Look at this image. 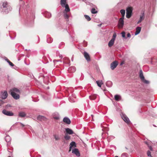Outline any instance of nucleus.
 I'll list each match as a JSON object with an SVG mask.
<instances>
[{
    "mask_svg": "<svg viewBox=\"0 0 157 157\" xmlns=\"http://www.w3.org/2000/svg\"><path fill=\"white\" fill-rule=\"evenodd\" d=\"M1 100L0 99V101H1Z\"/></svg>",
    "mask_w": 157,
    "mask_h": 157,
    "instance_id": "nucleus-56",
    "label": "nucleus"
},
{
    "mask_svg": "<svg viewBox=\"0 0 157 157\" xmlns=\"http://www.w3.org/2000/svg\"><path fill=\"white\" fill-rule=\"evenodd\" d=\"M2 113L8 116H13V113L12 112L7 111L5 109L3 110Z\"/></svg>",
    "mask_w": 157,
    "mask_h": 157,
    "instance_id": "nucleus-8",
    "label": "nucleus"
},
{
    "mask_svg": "<svg viewBox=\"0 0 157 157\" xmlns=\"http://www.w3.org/2000/svg\"><path fill=\"white\" fill-rule=\"evenodd\" d=\"M73 147H76V143L74 141H72L70 143L69 147L70 149L69 151V152H70L71 151V150Z\"/></svg>",
    "mask_w": 157,
    "mask_h": 157,
    "instance_id": "nucleus-14",
    "label": "nucleus"
},
{
    "mask_svg": "<svg viewBox=\"0 0 157 157\" xmlns=\"http://www.w3.org/2000/svg\"><path fill=\"white\" fill-rule=\"evenodd\" d=\"M84 16L86 18V19L88 21H90L91 20V18L88 15H85Z\"/></svg>",
    "mask_w": 157,
    "mask_h": 157,
    "instance_id": "nucleus-34",
    "label": "nucleus"
},
{
    "mask_svg": "<svg viewBox=\"0 0 157 157\" xmlns=\"http://www.w3.org/2000/svg\"><path fill=\"white\" fill-rule=\"evenodd\" d=\"M60 4L62 7L64 6L65 5L68 4L67 3V0H61Z\"/></svg>",
    "mask_w": 157,
    "mask_h": 157,
    "instance_id": "nucleus-19",
    "label": "nucleus"
},
{
    "mask_svg": "<svg viewBox=\"0 0 157 157\" xmlns=\"http://www.w3.org/2000/svg\"><path fill=\"white\" fill-rule=\"evenodd\" d=\"M76 71V68L74 66H72L70 67L68 69V71L70 73H73Z\"/></svg>",
    "mask_w": 157,
    "mask_h": 157,
    "instance_id": "nucleus-16",
    "label": "nucleus"
},
{
    "mask_svg": "<svg viewBox=\"0 0 157 157\" xmlns=\"http://www.w3.org/2000/svg\"><path fill=\"white\" fill-rule=\"evenodd\" d=\"M142 21H140V20H139V21L137 22V24H138L140 23Z\"/></svg>",
    "mask_w": 157,
    "mask_h": 157,
    "instance_id": "nucleus-47",
    "label": "nucleus"
},
{
    "mask_svg": "<svg viewBox=\"0 0 157 157\" xmlns=\"http://www.w3.org/2000/svg\"><path fill=\"white\" fill-rule=\"evenodd\" d=\"M59 61V60H53V62L55 63L56 62Z\"/></svg>",
    "mask_w": 157,
    "mask_h": 157,
    "instance_id": "nucleus-45",
    "label": "nucleus"
},
{
    "mask_svg": "<svg viewBox=\"0 0 157 157\" xmlns=\"http://www.w3.org/2000/svg\"><path fill=\"white\" fill-rule=\"evenodd\" d=\"M76 98V96L75 94H72L70 96L69 98V100L71 102H74L75 101V99Z\"/></svg>",
    "mask_w": 157,
    "mask_h": 157,
    "instance_id": "nucleus-12",
    "label": "nucleus"
},
{
    "mask_svg": "<svg viewBox=\"0 0 157 157\" xmlns=\"http://www.w3.org/2000/svg\"><path fill=\"white\" fill-rule=\"evenodd\" d=\"M91 12L92 13L95 14L97 13V11L95 8H92L91 10Z\"/></svg>",
    "mask_w": 157,
    "mask_h": 157,
    "instance_id": "nucleus-33",
    "label": "nucleus"
},
{
    "mask_svg": "<svg viewBox=\"0 0 157 157\" xmlns=\"http://www.w3.org/2000/svg\"><path fill=\"white\" fill-rule=\"evenodd\" d=\"M64 138L66 140H68L70 139V136L67 135H66L64 136Z\"/></svg>",
    "mask_w": 157,
    "mask_h": 157,
    "instance_id": "nucleus-37",
    "label": "nucleus"
},
{
    "mask_svg": "<svg viewBox=\"0 0 157 157\" xmlns=\"http://www.w3.org/2000/svg\"><path fill=\"white\" fill-rule=\"evenodd\" d=\"M72 153L75 154L77 156L79 157L80 156V153L77 148H75L72 151Z\"/></svg>",
    "mask_w": 157,
    "mask_h": 157,
    "instance_id": "nucleus-13",
    "label": "nucleus"
},
{
    "mask_svg": "<svg viewBox=\"0 0 157 157\" xmlns=\"http://www.w3.org/2000/svg\"><path fill=\"white\" fill-rule=\"evenodd\" d=\"M8 157H10V156H8Z\"/></svg>",
    "mask_w": 157,
    "mask_h": 157,
    "instance_id": "nucleus-55",
    "label": "nucleus"
},
{
    "mask_svg": "<svg viewBox=\"0 0 157 157\" xmlns=\"http://www.w3.org/2000/svg\"><path fill=\"white\" fill-rule=\"evenodd\" d=\"M118 64V62L115 61L112 62L110 65V67L112 70H113L117 67Z\"/></svg>",
    "mask_w": 157,
    "mask_h": 157,
    "instance_id": "nucleus-10",
    "label": "nucleus"
},
{
    "mask_svg": "<svg viewBox=\"0 0 157 157\" xmlns=\"http://www.w3.org/2000/svg\"><path fill=\"white\" fill-rule=\"evenodd\" d=\"M11 94L12 96L15 99H18L19 98V95L16 93H19V90L17 89L14 88L10 90Z\"/></svg>",
    "mask_w": 157,
    "mask_h": 157,
    "instance_id": "nucleus-2",
    "label": "nucleus"
},
{
    "mask_svg": "<svg viewBox=\"0 0 157 157\" xmlns=\"http://www.w3.org/2000/svg\"><path fill=\"white\" fill-rule=\"evenodd\" d=\"M20 123L21 124V125H22V127H23L24 126V125L23 124H22V123Z\"/></svg>",
    "mask_w": 157,
    "mask_h": 157,
    "instance_id": "nucleus-50",
    "label": "nucleus"
},
{
    "mask_svg": "<svg viewBox=\"0 0 157 157\" xmlns=\"http://www.w3.org/2000/svg\"><path fill=\"white\" fill-rule=\"evenodd\" d=\"M63 7H65V9L64 12H68L70 11V9L68 4L65 5L64 6H63Z\"/></svg>",
    "mask_w": 157,
    "mask_h": 157,
    "instance_id": "nucleus-20",
    "label": "nucleus"
},
{
    "mask_svg": "<svg viewBox=\"0 0 157 157\" xmlns=\"http://www.w3.org/2000/svg\"><path fill=\"white\" fill-rule=\"evenodd\" d=\"M91 116L92 117H93V115H91Z\"/></svg>",
    "mask_w": 157,
    "mask_h": 157,
    "instance_id": "nucleus-53",
    "label": "nucleus"
},
{
    "mask_svg": "<svg viewBox=\"0 0 157 157\" xmlns=\"http://www.w3.org/2000/svg\"><path fill=\"white\" fill-rule=\"evenodd\" d=\"M66 132L69 134L71 135L74 133L73 131L71 129L67 128L65 129Z\"/></svg>",
    "mask_w": 157,
    "mask_h": 157,
    "instance_id": "nucleus-17",
    "label": "nucleus"
},
{
    "mask_svg": "<svg viewBox=\"0 0 157 157\" xmlns=\"http://www.w3.org/2000/svg\"><path fill=\"white\" fill-rule=\"evenodd\" d=\"M64 62H65V63H67L66 62H65V61H64Z\"/></svg>",
    "mask_w": 157,
    "mask_h": 157,
    "instance_id": "nucleus-52",
    "label": "nucleus"
},
{
    "mask_svg": "<svg viewBox=\"0 0 157 157\" xmlns=\"http://www.w3.org/2000/svg\"><path fill=\"white\" fill-rule=\"evenodd\" d=\"M97 95L96 94H93L89 96L90 99L94 100L97 98Z\"/></svg>",
    "mask_w": 157,
    "mask_h": 157,
    "instance_id": "nucleus-23",
    "label": "nucleus"
},
{
    "mask_svg": "<svg viewBox=\"0 0 157 157\" xmlns=\"http://www.w3.org/2000/svg\"><path fill=\"white\" fill-rule=\"evenodd\" d=\"M139 77L142 81L144 83L148 84L149 83V81L145 79L143 75V71L140 70L139 72Z\"/></svg>",
    "mask_w": 157,
    "mask_h": 157,
    "instance_id": "nucleus-3",
    "label": "nucleus"
},
{
    "mask_svg": "<svg viewBox=\"0 0 157 157\" xmlns=\"http://www.w3.org/2000/svg\"><path fill=\"white\" fill-rule=\"evenodd\" d=\"M53 118L56 120H58L59 118V116L58 114H54Z\"/></svg>",
    "mask_w": 157,
    "mask_h": 157,
    "instance_id": "nucleus-28",
    "label": "nucleus"
},
{
    "mask_svg": "<svg viewBox=\"0 0 157 157\" xmlns=\"http://www.w3.org/2000/svg\"><path fill=\"white\" fill-rule=\"evenodd\" d=\"M121 34L122 35V36L124 38H126L125 36V33L124 32H123L121 33Z\"/></svg>",
    "mask_w": 157,
    "mask_h": 157,
    "instance_id": "nucleus-38",
    "label": "nucleus"
},
{
    "mask_svg": "<svg viewBox=\"0 0 157 157\" xmlns=\"http://www.w3.org/2000/svg\"><path fill=\"white\" fill-rule=\"evenodd\" d=\"M115 157H118V156H116Z\"/></svg>",
    "mask_w": 157,
    "mask_h": 157,
    "instance_id": "nucleus-54",
    "label": "nucleus"
},
{
    "mask_svg": "<svg viewBox=\"0 0 157 157\" xmlns=\"http://www.w3.org/2000/svg\"><path fill=\"white\" fill-rule=\"evenodd\" d=\"M44 15L46 17L48 18H49L51 17V14L48 12H45L44 13Z\"/></svg>",
    "mask_w": 157,
    "mask_h": 157,
    "instance_id": "nucleus-21",
    "label": "nucleus"
},
{
    "mask_svg": "<svg viewBox=\"0 0 157 157\" xmlns=\"http://www.w3.org/2000/svg\"><path fill=\"white\" fill-rule=\"evenodd\" d=\"M120 13L122 15L121 17L124 18L125 14V10H120Z\"/></svg>",
    "mask_w": 157,
    "mask_h": 157,
    "instance_id": "nucleus-26",
    "label": "nucleus"
},
{
    "mask_svg": "<svg viewBox=\"0 0 157 157\" xmlns=\"http://www.w3.org/2000/svg\"><path fill=\"white\" fill-rule=\"evenodd\" d=\"M64 59H65V60H68L69 61V59L68 58H65Z\"/></svg>",
    "mask_w": 157,
    "mask_h": 157,
    "instance_id": "nucleus-48",
    "label": "nucleus"
},
{
    "mask_svg": "<svg viewBox=\"0 0 157 157\" xmlns=\"http://www.w3.org/2000/svg\"><path fill=\"white\" fill-rule=\"evenodd\" d=\"M121 116L122 119L125 122L128 124H130V122L129 118L125 114H122Z\"/></svg>",
    "mask_w": 157,
    "mask_h": 157,
    "instance_id": "nucleus-6",
    "label": "nucleus"
},
{
    "mask_svg": "<svg viewBox=\"0 0 157 157\" xmlns=\"http://www.w3.org/2000/svg\"><path fill=\"white\" fill-rule=\"evenodd\" d=\"M71 60L72 61H73V59L72 58Z\"/></svg>",
    "mask_w": 157,
    "mask_h": 157,
    "instance_id": "nucleus-51",
    "label": "nucleus"
},
{
    "mask_svg": "<svg viewBox=\"0 0 157 157\" xmlns=\"http://www.w3.org/2000/svg\"><path fill=\"white\" fill-rule=\"evenodd\" d=\"M83 54L85 58L88 62H89L90 61V56L88 53L86 52H84L83 53Z\"/></svg>",
    "mask_w": 157,
    "mask_h": 157,
    "instance_id": "nucleus-11",
    "label": "nucleus"
},
{
    "mask_svg": "<svg viewBox=\"0 0 157 157\" xmlns=\"http://www.w3.org/2000/svg\"><path fill=\"white\" fill-rule=\"evenodd\" d=\"M5 139L6 141L7 142H10L11 140V138L9 136H6L5 138Z\"/></svg>",
    "mask_w": 157,
    "mask_h": 157,
    "instance_id": "nucleus-30",
    "label": "nucleus"
},
{
    "mask_svg": "<svg viewBox=\"0 0 157 157\" xmlns=\"http://www.w3.org/2000/svg\"><path fill=\"white\" fill-rule=\"evenodd\" d=\"M96 82L98 86L100 87L101 86V85L102 84V81H96Z\"/></svg>",
    "mask_w": 157,
    "mask_h": 157,
    "instance_id": "nucleus-31",
    "label": "nucleus"
},
{
    "mask_svg": "<svg viewBox=\"0 0 157 157\" xmlns=\"http://www.w3.org/2000/svg\"><path fill=\"white\" fill-rule=\"evenodd\" d=\"M8 63L9 64V65L11 67H13L14 66V64L10 61H9V62H8Z\"/></svg>",
    "mask_w": 157,
    "mask_h": 157,
    "instance_id": "nucleus-40",
    "label": "nucleus"
},
{
    "mask_svg": "<svg viewBox=\"0 0 157 157\" xmlns=\"http://www.w3.org/2000/svg\"><path fill=\"white\" fill-rule=\"evenodd\" d=\"M106 85L108 87H111L112 85V82L110 81H107L106 82Z\"/></svg>",
    "mask_w": 157,
    "mask_h": 157,
    "instance_id": "nucleus-22",
    "label": "nucleus"
},
{
    "mask_svg": "<svg viewBox=\"0 0 157 157\" xmlns=\"http://www.w3.org/2000/svg\"><path fill=\"white\" fill-rule=\"evenodd\" d=\"M26 116V114L23 112H20L19 113V116L21 117H24Z\"/></svg>",
    "mask_w": 157,
    "mask_h": 157,
    "instance_id": "nucleus-25",
    "label": "nucleus"
},
{
    "mask_svg": "<svg viewBox=\"0 0 157 157\" xmlns=\"http://www.w3.org/2000/svg\"><path fill=\"white\" fill-rule=\"evenodd\" d=\"M5 60L7 61V62H8L10 60L7 58H6Z\"/></svg>",
    "mask_w": 157,
    "mask_h": 157,
    "instance_id": "nucleus-46",
    "label": "nucleus"
},
{
    "mask_svg": "<svg viewBox=\"0 0 157 157\" xmlns=\"http://www.w3.org/2000/svg\"><path fill=\"white\" fill-rule=\"evenodd\" d=\"M144 143L146 144L148 146H149L150 145H149V143L147 141H144Z\"/></svg>",
    "mask_w": 157,
    "mask_h": 157,
    "instance_id": "nucleus-43",
    "label": "nucleus"
},
{
    "mask_svg": "<svg viewBox=\"0 0 157 157\" xmlns=\"http://www.w3.org/2000/svg\"><path fill=\"white\" fill-rule=\"evenodd\" d=\"M67 12H64L63 16L65 19H68L69 16L67 13Z\"/></svg>",
    "mask_w": 157,
    "mask_h": 157,
    "instance_id": "nucleus-32",
    "label": "nucleus"
},
{
    "mask_svg": "<svg viewBox=\"0 0 157 157\" xmlns=\"http://www.w3.org/2000/svg\"><path fill=\"white\" fill-rule=\"evenodd\" d=\"M141 27H137L136 29V32L135 33V35H136L139 34L141 30Z\"/></svg>",
    "mask_w": 157,
    "mask_h": 157,
    "instance_id": "nucleus-18",
    "label": "nucleus"
},
{
    "mask_svg": "<svg viewBox=\"0 0 157 157\" xmlns=\"http://www.w3.org/2000/svg\"><path fill=\"white\" fill-rule=\"evenodd\" d=\"M54 136L55 140H59V138L58 135H54Z\"/></svg>",
    "mask_w": 157,
    "mask_h": 157,
    "instance_id": "nucleus-35",
    "label": "nucleus"
},
{
    "mask_svg": "<svg viewBox=\"0 0 157 157\" xmlns=\"http://www.w3.org/2000/svg\"><path fill=\"white\" fill-rule=\"evenodd\" d=\"M127 154L126 153H124L123 154H122V155H121V156L122 157H123V156H124L126 157H127Z\"/></svg>",
    "mask_w": 157,
    "mask_h": 157,
    "instance_id": "nucleus-41",
    "label": "nucleus"
},
{
    "mask_svg": "<svg viewBox=\"0 0 157 157\" xmlns=\"http://www.w3.org/2000/svg\"><path fill=\"white\" fill-rule=\"evenodd\" d=\"M114 98L116 101H118L121 98V96L118 95H116L114 96Z\"/></svg>",
    "mask_w": 157,
    "mask_h": 157,
    "instance_id": "nucleus-29",
    "label": "nucleus"
},
{
    "mask_svg": "<svg viewBox=\"0 0 157 157\" xmlns=\"http://www.w3.org/2000/svg\"><path fill=\"white\" fill-rule=\"evenodd\" d=\"M116 37V34L115 33H114L112 38L108 43V46L109 47L112 46L114 44L115 40Z\"/></svg>",
    "mask_w": 157,
    "mask_h": 157,
    "instance_id": "nucleus-4",
    "label": "nucleus"
},
{
    "mask_svg": "<svg viewBox=\"0 0 157 157\" xmlns=\"http://www.w3.org/2000/svg\"><path fill=\"white\" fill-rule=\"evenodd\" d=\"M147 154L148 156H151V152L149 151H148L147 152Z\"/></svg>",
    "mask_w": 157,
    "mask_h": 157,
    "instance_id": "nucleus-39",
    "label": "nucleus"
},
{
    "mask_svg": "<svg viewBox=\"0 0 157 157\" xmlns=\"http://www.w3.org/2000/svg\"><path fill=\"white\" fill-rule=\"evenodd\" d=\"M124 18L121 17L118 21V26L119 28H122L124 24Z\"/></svg>",
    "mask_w": 157,
    "mask_h": 157,
    "instance_id": "nucleus-7",
    "label": "nucleus"
},
{
    "mask_svg": "<svg viewBox=\"0 0 157 157\" xmlns=\"http://www.w3.org/2000/svg\"><path fill=\"white\" fill-rule=\"evenodd\" d=\"M127 37L130 38L131 37V34L129 33H128V34H127Z\"/></svg>",
    "mask_w": 157,
    "mask_h": 157,
    "instance_id": "nucleus-42",
    "label": "nucleus"
},
{
    "mask_svg": "<svg viewBox=\"0 0 157 157\" xmlns=\"http://www.w3.org/2000/svg\"><path fill=\"white\" fill-rule=\"evenodd\" d=\"M53 41L52 39L49 36H48L47 37V42L48 43H51Z\"/></svg>",
    "mask_w": 157,
    "mask_h": 157,
    "instance_id": "nucleus-24",
    "label": "nucleus"
},
{
    "mask_svg": "<svg viewBox=\"0 0 157 157\" xmlns=\"http://www.w3.org/2000/svg\"><path fill=\"white\" fill-rule=\"evenodd\" d=\"M84 44H85V46H87V43L86 42H84Z\"/></svg>",
    "mask_w": 157,
    "mask_h": 157,
    "instance_id": "nucleus-49",
    "label": "nucleus"
},
{
    "mask_svg": "<svg viewBox=\"0 0 157 157\" xmlns=\"http://www.w3.org/2000/svg\"><path fill=\"white\" fill-rule=\"evenodd\" d=\"M0 9L1 11L6 14L8 13L12 10V8L6 1H2L0 2Z\"/></svg>",
    "mask_w": 157,
    "mask_h": 157,
    "instance_id": "nucleus-1",
    "label": "nucleus"
},
{
    "mask_svg": "<svg viewBox=\"0 0 157 157\" xmlns=\"http://www.w3.org/2000/svg\"><path fill=\"white\" fill-rule=\"evenodd\" d=\"M126 17L127 18H130L131 16L132 12V8L131 7H128L126 10Z\"/></svg>",
    "mask_w": 157,
    "mask_h": 157,
    "instance_id": "nucleus-5",
    "label": "nucleus"
},
{
    "mask_svg": "<svg viewBox=\"0 0 157 157\" xmlns=\"http://www.w3.org/2000/svg\"><path fill=\"white\" fill-rule=\"evenodd\" d=\"M45 118V117L44 116L40 115L38 116L37 117V120L40 121H41L42 120H44Z\"/></svg>",
    "mask_w": 157,
    "mask_h": 157,
    "instance_id": "nucleus-27",
    "label": "nucleus"
},
{
    "mask_svg": "<svg viewBox=\"0 0 157 157\" xmlns=\"http://www.w3.org/2000/svg\"><path fill=\"white\" fill-rule=\"evenodd\" d=\"M1 98L2 99H6L8 96V94L6 91H2L1 93Z\"/></svg>",
    "mask_w": 157,
    "mask_h": 157,
    "instance_id": "nucleus-9",
    "label": "nucleus"
},
{
    "mask_svg": "<svg viewBox=\"0 0 157 157\" xmlns=\"http://www.w3.org/2000/svg\"><path fill=\"white\" fill-rule=\"evenodd\" d=\"M144 19V13H143L142 15H141L140 16L139 20H140V21H142Z\"/></svg>",
    "mask_w": 157,
    "mask_h": 157,
    "instance_id": "nucleus-36",
    "label": "nucleus"
},
{
    "mask_svg": "<svg viewBox=\"0 0 157 157\" xmlns=\"http://www.w3.org/2000/svg\"><path fill=\"white\" fill-rule=\"evenodd\" d=\"M148 147H149V149L151 151H152V148L151 146L149 145V146H148Z\"/></svg>",
    "mask_w": 157,
    "mask_h": 157,
    "instance_id": "nucleus-44",
    "label": "nucleus"
},
{
    "mask_svg": "<svg viewBox=\"0 0 157 157\" xmlns=\"http://www.w3.org/2000/svg\"><path fill=\"white\" fill-rule=\"evenodd\" d=\"M63 121L67 124H70L71 121L70 120L68 117H64L63 120Z\"/></svg>",
    "mask_w": 157,
    "mask_h": 157,
    "instance_id": "nucleus-15",
    "label": "nucleus"
}]
</instances>
